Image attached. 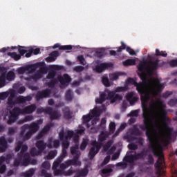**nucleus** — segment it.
<instances>
[{"instance_id":"20","label":"nucleus","mask_w":177,"mask_h":177,"mask_svg":"<svg viewBox=\"0 0 177 177\" xmlns=\"http://www.w3.org/2000/svg\"><path fill=\"white\" fill-rule=\"evenodd\" d=\"M37 110V105L32 104L22 109L23 114H32Z\"/></svg>"},{"instance_id":"38","label":"nucleus","mask_w":177,"mask_h":177,"mask_svg":"<svg viewBox=\"0 0 177 177\" xmlns=\"http://www.w3.org/2000/svg\"><path fill=\"white\" fill-rule=\"evenodd\" d=\"M54 126H55V124L53 123V122H50V123L48 124L41 130L42 133H44V135L48 133V132H49V131H50V128H52Z\"/></svg>"},{"instance_id":"21","label":"nucleus","mask_w":177,"mask_h":177,"mask_svg":"<svg viewBox=\"0 0 177 177\" xmlns=\"http://www.w3.org/2000/svg\"><path fill=\"white\" fill-rule=\"evenodd\" d=\"M71 153L73 157H81V151H80V145L76 144L75 146L71 147Z\"/></svg>"},{"instance_id":"18","label":"nucleus","mask_w":177,"mask_h":177,"mask_svg":"<svg viewBox=\"0 0 177 177\" xmlns=\"http://www.w3.org/2000/svg\"><path fill=\"white\" fill-rule=\"evenodd\" d=\"M57 80L61 85H66V84H70L71 82V77L68 74H64L63 76L58 75Z\"/></svg>"},{"instance_id":"13","label":"nucleus","mask_w":177,"mask_h":177,"mask_svg":"<svg viewBox=\"0 0 177 177\" xmlns=\"http://www.w3.org/2000/svg\"><path fill=\"white\" fill-rule=\"evenodd\" d=\"M50 93H52V91L49 88L42 90L41 91H38L35 96L36 100L39 102L41 99L49 97V96H50Z\"/></svg>"},{"instance_id":"55","label":"nucleus","mask_w":177,"mask_h":177,"mask_svg":"<svg viewBox=\"0 0 177 177\" xmlns=\"http://www.w3.org/2000/svg\"><path fill=\"white\" fill-rule=\"evenodd\" d=\"M104 55V50L103 49H99L95 51V56L97 57H102Z\"/></svg>"},{"instance_id":"60","label":"nucleus","mask_w":177,"mask_h":177,"mask_svg":"<svg viewBox=\"0 0 177 177\" xmlns=\"http://www.w3.org/2000/svg\"><path fill=\"white\" fill-rule=\"evenodd\" d=\"M8 96H9V92H8V91L3 92V93H0V100H5V99H6L8 97Z\"/></svg>"},{"instance_id":"58","label":"nucleus","mask_w":177,"mask_h":177,"mask_svg":"<svg viewBox=\"0 0 177 177\" xmlns=\"http://www.w3.org/2000/svg\"><path fill=\"white\" fill-rule=\"evenodd\" d=\"M117 166L118 167H120V168H127V167H128V162L125 161L124 162H120L118 163H117Z\"/></svg>"},{"instance_id":"6","label":"nucleus","mask_w":177,"mask_h":177,"mask_svg":"<svg viewBox=\"0 0 177 177\" xmlns=\"http://www.w3.org/2000/svg\"><path fill=\"white\" fill-rule=\"evenodd\" d=\"M149 66L147 67V74L151 77L154 74V71L158 69V67H162L166 64L165 62L160 63V59L157 58L155 61H149Z\"/></svg>"},{"instance_id":"48","label":"nucleus","mask_w":177,"mask_h":177,"mask_svg":"<svg viewBox=\"0 0 177 177\" xmlns=\"http://www.w3.org/2000/svg\"><path fill=\"white\" fill-rule=\"evenodd\" d=\"M6 85V75L3 74L0 76V88H3Z\"/></svg>"},{"instance_id":"29","label":"nucleus","mask_w":177,"mask_h":177,"mask_svg":"<svg viewBox=\"0 0 177 177\" xmlns=\"http://www.w3.org/2000/svg\"><path fill=\"white\" fill-rule=\"evenodd\" d=\"M62 112L64 113V116L66 120H71L73 118V113L70 111V108L64 107L62 109Z\"/></svg>"},{"instance_id":"30","label":"nucleus","mask_w":177,"mask_h":177,"mask_svg":"<svg viewBox=\"0 0 177 177\" xmlns=\"http://www.w3.org/2000/svg\"><path fill=\"white\" fill-rule=\"evenodd\" d=\"M147 66V62L146 61L140 62L137 66L138 71L140 73H145L147 70V68H146Z\"/></svg>"},{"instance_id":"64","label":"nucleus","mask_w":177,"mask_h":177,"mask_svg":"<svg viewBox=\"0 0 177 177\" xmlns=\"http://www.w3.org/2000/svg\"><path fill=\"white\" fill-rule=\"evenodd\" d=\"M169 64L170 67H177V59L170 60Z\"/></svg>"},{"instance_id":"61","label":"nucleus","mask_w":177,"mask_h":177,"mask_svg":"<svg viewBox=\"0 0 177 177\" xmlns=\"http://www.w3.org/2000/svg\"><path fill=\"white\" fill-rule=\"evenodd\" d=\"M31 136H32V133L28 131L24 136V140H28L29 139H30Z\"/></svg>"},{"instance_id":"8","label":"nucleus","mask_w":177,"mask_h":177,"mask_svg":"<svg viewBox=\"0 0 177 177\" xmlns=\"http://www.w3.org/2000/svg\"><path fill=\"white\" fill-rule=\"evenodd\" d=\"M29 129V131L32 133H35L39 129V125L36 122H33L30 124H25L21 127L20 136H24V133H26V130Z\"/></svg>"},{"instance_id":"31","label":"nucleus","mask_w":177,"mask_h":177,"mask_svg":"<svg viewBox=\"0 0 177 177\" xmlns=\"http://www.w3.org/2000/svg\"><path fill=\"white\" fill-rule=\"evenodd\" d=\"M92 118H93L92 115H83V124H86L87 128H91V124L88 122H89Z\"/></svg>"},{"instance_id":"17","label":"nucleus","mask_w":177,"mask_h":177,"mask_svg":"<svg viewBox=\"0 0 177 177\" xmlns=\"http://www.w3.org/2000/svg\"><path fill=\"white\" fill-rule=\"evenodd\" d=\"M57 80L61 85H66V84H70L71 82V77L68 74H64L63 76L58 75Z\"/></svg>"},{"instance_id":"50","label":"nucleus","mask_w":177,"mask_h":177,"mask_svg":"<svg viewBox=\"0 0 177 177\" xmlns=\"http://www.w3.org/2000/svg\"><path fill=\"white\" fill-rule=\"evenodd\" d=\"M155 55L162 56V57H167V56H168V54H167L166 51H160L158 48H156Z\"/></svg>"},{"instance_id":"53","label":"nucleus","mask_w":177,"mask_h":177,"mask_svg":"<svg viewBox=\"0 0 177 177\" xmlns=\"http://www.w3.org/2000/svg\"><path fill=\"white\" fill-rule=\"evenodd\" d=\"M109 129L110 133H113V132H115V122H111L109 123Z\"/></svg>"},{"instance_id":"37","label":"nucleus","mask_w":177,"mask_h":177,"mask_svg":"<svg viewBox=\"0 0 177 177\" xmlns=\"http://www.w3.org/2000/svg\"><path fill=\"white\" fill-rule=\"evenodd\" d=\"M28 150V146L23 145V143H21V151L20 153H18V156H19V157H23V158H24V153H26V151H27Z\"/></svg>"},{"instance_id":"10","label":"nucleus","mask_w":177,"mask_h":177,"mask_svg":"<svg viewBox=\"0 0 177 177\" xmlns=\"http://www.w3.org/2000/svg\"><path fill=\"white\" fill-rule=\"evenodd\" d=\"M50 68L51 69L48 71V74L47 75L48 80H56V78H55L56 77V74H57L56 71L62 70L63 67L59 65H51Z\"/></svg>"},{"instance_id":"16","label":"nucleus","mask_w":177,"mask_h":177,"mask_svg":"<svg viewBox=\"0 0 177 177\" xmlns=\"http://www.w3.org/2000/svg\"><path fill=\"white\" fill-rule=\"evenodd\" d=\"M73 136H74V131H70L68 130L67 131V134L64 135V129H62L60 131V132L59 133V138L60 139V140H64V139H66V140H67V139H71V138H73Z\"/></svg>"},{"instance_id":"19","label":"nucleus","mask_w":177,"mask_h":177,"mask_svg":"<svg viewBox=\"0 0 177 177\" xmlns=\"http://www.w3.org/2000/svg\"><path fill=\"white\" fill-rule=\"evenodd\" d=\"M80 158L73 157V159L67 160L65 161V164L70 167L71 165H73V167H81V161L79 160Z\"/></svg>"},{"instance_id":"15","label":"nucleus","mask_w":177,"mask_h":177,"mask_svg":"<svg viewBox=\"0 0 177 177\" xmlns=\"http://www.w3.org/2000/svg\"><path fill=\"white\" fill-rule=\"evenodd\" d=\"M126 99L129 103H130L131 106L135 104L138 100H139V97L135 95V93L130 92L126 95Z\"/></svg>"},{"instance_id":"28","label":"nucleus","mask_w":177,"mask_h":177,"mask_svg":"<svg viewBox=\"0 0 177 177\" xmlns=\"http://www.w3.org/2000/svg\"><path fill=\"white\" fill-rule=\"evenodd\" d=\"M36 147L42 153L45 151V149H46V143L44 140H38L36 142Z\"/></svg>"},{"instance_id":"9","label":"nucleus","mask_w":177,"mask_h":177,"mask_svg":"<svg viewBox=\"0 0 177 177\" xmlns=\"http://www.w3.org/2000/svg\"><path fill=\"white\" fill-rule=\"evenodd\" d=\"M163 127H164L165 133L162 134V138L165 139V142H168V139H171L172 136V132H174V129L170 127L166 121H164Z\"/></svg>"},{"instance_id":"33","label":"nucleus","mask_w":177,"mask_h":177,"mask_svg":"<svg viewBox=\"0 0 177 177\" xmlns=\"http://www.w3.org/2000/svg\"><path fill=\"white\" fill-rule=\"evenodd\" d=\"M41 52L40 48H30L28 53L26 54V57H30L31 55H38Z\"/></svg>"},{"instance_id":"40","label":"nucleus","mask_w":177,"mask_h":177,"mask_svg":"<svg viewBox=\"0 0 177 177\" xmlns=\"http://www.w3.org/2000/svg\"><path fill=\"white\" fill-rule=\"evenodd\" d=\"M65 98L67 102H71L73 100V91L71 89L66 91Z\"/></svg>"},{"instance_id":"62","label":"nucleus","mask_w":177,"mask_h":177,"mask_svg":"<svg viewBox=\"0 0 177 177\" xmlns=\"http://www.w3.org/2000/svg\"><path fill=\"white\" fill-rule=\"evenodd\" d=\"M41 176L44 177H52V174L48 173L46 169H42L41 171Z\"/></svg>"},{"instance_id":"39","label":"nucleus","mask_w":177,"mask_h":177,"mask_svg":"<svg viewBox=\"0 0 177 177\" xmlns=\"http://www.w3.org/2000/svg\"><path fill=\"white\" fill-rule=\"evenodd\" d=\"M111 172H113V169L111 168L110 165L102 170V175L109 176L110 175V174H111Z\"/></svg>"},{"instance_id":"23","label":"nucleus","mask_w":177,"mask_h":177,"mask_svg":"<svg viewBox=\"0 0 177 177\" xmlns=\"http://www.w3.org/2000/svg\"><path fill=\"white\" fill-rule=\"evenodd\" d=\"M6 149H8V141L5 136L0 137V151L3 153L6 151Z\"/></svg>"},{"instance_id":"22","label":"nucleus","mask_w":177,"mask_h":177,"mask_svg":"<svg viewBox=\"0 0 177 177\" xmlns=\"http://www.w3.org/2000/svg\"><path fill=\"white\" fill-rule=\"evenodd\" d=\"M61 162H62L55 160V162H54V163H53V170L54 171V174L56 176H58V175H63V172H64L63 170H62V169H57L60 166Z\"/></svg>"},{"instance_id":"3","label":"nucleus","mask_w":177,"mask_h":177,"mask_svg":"<svg viewBox=\"0 0 177 177\" xmlns=\"http://www.w3.org/2000/svg\"><path fill=\"white\" fill-rule=\"evenodd\" d=\"M108 138L109 133L102 131L98 136L99 142L94 140L91 142L92 147L90 149L88 153L90 160H93V158H95V156H96V154H97V153H99L100 151V149L103 147V143L102 142L106 140Z\"/></svg>"},{"instance_id":"12","label":"nucleus","mask_w":177,"mask_h":177,"mask_svg":"<svg viewBox=\"0 0 177 177\" xmlns=\"http://www.w3.org/2000/svg\"><path fill=\"white\" fill-rule=\"evenodd\" d=\"M45 66H46L45 62H40L32 65H28L25 66V68L26 71L29 73V74H31L34 73V71H35L38 67H45Z\"/></svg>"},{"instance_id":"43","label":"nucleus","mask_w":177,"mask_h":177,"mask_svg":"<svg viewBox=\"0 0 177 177\" xmlns=\"http://www.w3.org/2000/svg\"><path fill=\"white\" fill-rule=\"evenodd\" d=\"M88 172L89 171L88 170V169H83L82 170H78L76 174L80 177H85L86 176V175H88Z\"/></svg>"},{"instance_id":"54","label":"nucleus","mask_w":177,"mask_h":177,"mask_svg":"<svg viewBox=\"0 0 177 177\" xmlns=\"http://www.w3.org/2000/svg\"><path fill=\"white\" fill-rule=\"evenodd\" d=\"M62 142V149H65L67 150L68 147H70V142H68L67 140L64 139V140H61Z\"/></svg>"},{"instance_id":"24","label":"nucleus","mask_w":177,"mask_h":177,"mask_svg":"<svg viewBox=\"0 0 177 177\" xmlns=\"http://www.w3.org/2000/svg\"><path fill=\"white\" fill-rule=\"evenodd\" d=\"M138 75L140 80L142 81L144 86L147 85V88H145V90L147 91L149 89V80H147V76L146 75V72H141V73H138Z\"/></svg>"},{"instance_id":"52","label":"nucleus","mask_w":177,"mask_h":177,"mask_svg":"<svg viewBox=\"0 0 177 177\" xmlns=\"http://www.w3.org/2000/svg\"><path fill=\"white\" fill-rule=\"evenodd\" d=\"M18 52L19 53V55L21 56H24V55H26V53H28L26 48L24 46H19V48H18Z\"/></svg>"},{"instance_id":"56","label":"nucleus","mask_w":177,"mask_h":177,"mask_svg":"<svg viewBox=\"0 0 177 177\" xmlns=\"http://www.w3.org/2000/svg\"><path fill=\"white\" fill-rule=\"evenodd\" d=\"M13 153H8L6 155V156L5 157V161L6 162V164H10V160H12V158H13Z\"/></svg>"},{"instance_id":"7","label":"nucleus","mask_w":177,"mask_h":177,"mask_svg":"<svg viewBox=\"0 0 177 177\" xmlns=\"http://www.w3.org/2000/svg\"><path fill=\"white\" fill-rule=\"evenodd\" d=\"M21 114H24L23 109L18 106L14 107L12 111H10V116L7 121V124H8V125H11L13 122H16L17 118H19V115Z\"/></svg>"},{"instance_id":"47","label":"nucleus","mask_w":177,"mask_h":177,"mask_svg":"<svg viewBox=\"0 0 177 177\" xmlns=\"http://www.w3.org/2000/svg\"><path fill=\"white\" fill-rule=\"evenodd\" d=\"M136 64V60L134 59H128L123 62L124 66H135Z\"/></svg>"},{"instance_id":"32","label":"nucleus","mask_w":177,"mask_h":177,"mask_svg":"<svg viewBox=\"0 0 177 177\" xmlns=\"http://www.w3.org/2000/svg\"><path fill=\"white\" fill-rule=\"evenodd\" d=\"M5 75L7 81H13L16 78V74L12 71H8Z\"/></svg>"},{"instance_id":"41","label":"nucleus","mask_w":177,"mask_h":177,"mask_svg":"<svg viewBox=\"0 0 177 177\" xmlns=\"http://www.w3.org/2000/svg\"><path fill=\"white\" fill-rule=\"evenodd\" d=\"M8 56H10V57H12L15 60H20V59H21V56L17 54V53L16 52H13V53L9 52L8 53Z\"/></svg>"},{"instance_id":"49","label":"nucleus","mask_w":177,"mask_h":177,"mask_svg":"<svg viewBox=\"0 0 177 177\" xmlns=\"http://www.w3.org/2000/svg\"><path fill=\"white\" fill-rule=\"evenodd\" d=\"M57 154V150L50 151L47 155L46 158L47 160H53V158L56 157Z\"/></svg>"},{"instance_id":"26","label":"nucleus","mask_w":177,"mask_h":177,"mask_svg":"<svg viewBox=\"0 0 177 177\" xmlns=\"http://www.w3.org/2000/svg\"><path fill=\"white\" fill-rule=\"evenodd\" d=\"M111 64L109 63H102L95 67L97 73H102V71L106 70V68H110Z\"/></svg>"},{"instance_id":"4","label":"nucleus","mask_w":177,"mask_h":177,"mask_svg":"<svg viewBox=\"0 0 177 177\" xmlns=\"http://www.w3.org/2000/svg\"><path fill=\"white\" fill-rule=\"evenodd\" d=\"M147 153H149V149H144L140 153L128 155L124 158V161H126V162H129L132 167H133L135 161H138V160H145V158H146V156H147Z\"/></svg>"},{"instance_id":"2","label":"nucleus","mask_w":177,"mask_h":177,"mask_svg":"<svg viewBox=\"0 0 177 177\" xmlns=\"http://www.w3.org/2000/svg\"><path fill=\"white\" fill-rule=\"evenodd\" d=\"M125 91H127V87L118 86L115 88V91H106L108 96L107 94L102 92L100 94V97L95 100V103L97 104H102L104 102H106V99H107V100H111V102L112 103L122 100V96L120 94H117V93L125 92Z\"/></svg>"},{"instance_id":"25","label":"nucleus","mask_w":177,"mask_h":177,"mask_svg":"<svg viewBox=\"0 0 177 177\" xmlns=\"http://www.w3.org/2000/svg\"><path fill=\"white\" fill-rule=\"evenodd\" d=\"M59 56V51L55 50L50 53V57H48L46 59V62L48 63H52L56 61V57Z\"/></svg>"},{"instance_id":"27","label":"nucleus","mask_w":177,"mask_h":177,"mask_svg":"<svg viewBox=\"0 0 177 177\" xmlns=\"http://www.w3.org/2000/svg\"><path fill=\"white\" fill-rule=\"evenodd\" d=\"M46 71V67L41 66V71H37L33 76L32 80L34 81H38V80H40V78H42V74H44V72Z\"/></svg>"},{"instance_id":"34","label":"nucleus","mask_w":177,"mask_h":177,"mask_svg":"<svg viewBox=\"0 0 177 177\" xmlns=\"http://www.w3.org/2000/svg\"><path fill=\"white\" fill-rule=\"evenodd\" d=\"M91 114L93 117H100V114H102V109H100V107L95 106L91 110Z\"/></svg>"},{"instance_id":"11","label":"nucleus","mask_w":177,"mask_h":177,"mask_svg":"<svg viewBox=\"0 0 177 177\" xmlns=\"http://www.w3.org/2000/svg\"><path fill=\"white\" fill-rule=\"evenodd\" d=\"M46 111L49 115L50 121L59 120L60 117H62V113H60L59 111L53 110V108L52 107H48V109Z\"/></svg>"},{"instance_id":"44","label":"nucleus","mask_w":177,"mask_h":177,"mask_svg":"<svg viewBox=\"0 0 177 177\" xmlns=\"http://www.w3.org/2000/svg\"><path fill=\"white\" fill-rule=\"evenodd\" d=\"M30 154L32 157H35V156H40L42 154L39 150H37V148L32 147L30 151Z\"/></svg>"},{"instance_id":"45","label":"nucleus","mask_w":177,"mask_h":177,"mask_svg":"<svg viewBox=\"0 0 177 177\" xmlns=\"http://www.w3.org/2000/svg\"><path fill=\"white\" fill-rule=\"evenodd\" d=\"M102 83L106 88H109V86H111V84H110V80H109V77L107 76L102 77Z\"/></svg>"},{"instance_id":"35","label":"nucleus","mask_w":177,"mask_h":177,"mask_svg":"<svg viewBox=\"0 0 177 177\" xmlns=\"http://www.w3.org/2000/svg\"><path fill=\"white\" fill-rule=\"evenodd\" d=\"M122 75V74L120 72H116L113 73L109 74V79L111 81H117L119 80L120 76Z\"/></svg>"},{"instance_id":"57","label":"nucleus","mask_w":177,"mask_h":177,"mask_svg":"<svg viewBox=\"0 0 177 177\" xmlns=\"http://www.w3.org/2000/svg\"><path fill=\"white\" fill-rule=\"evenodd\" d=\"M48 109V107L44 108H37V114H41V113H45L46 114H48V112H46V110Z\"/></svg>"},{"instance_id":"42","label":"nucleus","mask_w":177,"mask_h":177,"mask_svg":"<svg viewBox=\"0 0 177 177\" xmlns=\"http://www.w3.org/2000/svg\"><path fill=\"white\" fill-rule=\"evenodd\" d=\"M35 174V169H30L28 171L23 173L22 176L24 177H32V176Z\"/></svg>"},{"instance_id":"46","label":"nucleus","mask_w":177,"mask_h":177,"mask_svg":"<svg viewBox=\"0 0 177 177\" xmlns=\"http://www.w3.org/2000/svg\"><path fill=\"white\" fill-rule=\"evenodd\" d=\"M21 162H23V156H20L18 155V158H15L13 163V167H19V165H21Z\"/></svg>"},{"instance_id":"59","label":"nucleus","mask_w":177,"mask_h":177,"mask_svg":"<svg viewBox=\"0 0 177 177\" xmlns=\"http://www.w3.org/2000/svg\"><path fill=\"white\" fill-rule=\"evenodd\" d=\"M128 147L129 149V150H138V149H139V147L138 146V145L135 144V143H131L128 145Z\"/></svg>"},{"instance_id":"5","label":"nucleus","mask_w":177,"mask_h":177,"mask_svg":"<svg viewBox=\"0 0 177 177\" xmlns=\"http://www.w3.org/2000/svg\"><path fill=\"white\" fill-rule=\"evenodd\" d=\"M10 97L8 98V104L10 107H13V106L16 104H24V103H27V102H31L32 100V97L31 95H27L26 97L23 95H19L16 100H13Z\"/></svg>"},{"instance_id":"63","label":"nucleus","mask_w":177,"mask_h":177,"mask_svg":"<svg viewBox=\"0 0 177 177\" xmlns=\"http://www.w3.org/2000/svg\"><path fill=\"white\" fill-rule=\"evenodd\" d=\"M168 104L171 106V107H174V106H176L177 104V99H171L168 102Z\"/></svg>"},{"instance_id":"1","label":"nucleus","mask_w":177,"mask_h":177,"mask_svg":"<svg viewBox=\"0 0 177 177\" xmlns=\"http://www.w3.org/2000/svg\"><path fill=\"white\" fill-rule=\"evenodd\" d=\"M126 84L129 85H134L136 86V90L141 96L142 106L143 110V124L140 125V128L142 131H145V135L149 142V149H151L152 151H162V148H158L156 146L154 140H153V134L151 133V128H153L154 123L158 117H167L168 113L165 109L166 105L160 99L157 101H151L150 103V109L147 107V102L153 97L158 96V93L162 92L164 86L161 84V81L158 78L149 79L148 80V89L143 85V83H137L136 80L132 77H129L126 81Z\"/></svg>"},{"instance_id":"51","label":"nucleus","mask_w":177,"mask_h":177,"mask_svg":"<svg viewBox=\"0 0 177 177\" xmlns=\"http://www.w3.org/2000/svg\"><path fill=\"white\" fill-rule=\"evenodd\" d=\"M57 79H53L50 82H47V85L48 86V88H55L56 85H57Z\"/></svg>"},{"instance_id":"36","label":"nucleus","mask_w":177,"mask_h":177,"mask_svg":"<svg viewBox=\"0 0 177 177\" xmlns=\"http://www.w3.org/2000/svg\"><path fill=\"white\" fill-rule=\"evenodd\" d=\"M67 157V149L62 148V154L59 157H58L56 160V161H58L59 162H62L64 158Z\"/></svg>"},{"instance_id":"14","label":"nucleus","mask_w":177,"mask_h":177,"mask_svg":"<svg viewBox=\"0 0 177 177\" xmlns=\"http://www.w3.org/2000/svg\"><path fill=\"white\" fill-rule=\"evenodd\" d=\"M31 164L32 165H37V160L36 159H30V153H26L24 156V158L21 162V165L24 167H27Z\"/></svg>"}]
</instances>
